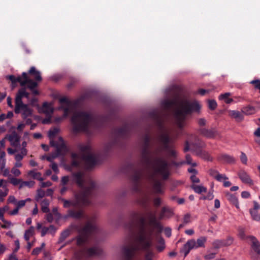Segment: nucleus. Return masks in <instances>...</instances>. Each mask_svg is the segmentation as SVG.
Returning a JSON list of instances; mask_svg holds the SVG:
<instances>
[{"label":"nucleus","mask_w":260,"mask_h":260,"mask_svg":"<svg viewBox=\"0 0 260 260\" xmlns=\"http://www.w3.org/2000/svg\"><path fill=\"white\" fill-rule=\"evenodd\" d=\"M84 214L83 210L81 209L77 210L75 209H69L68 211L67 216L76 219H80L84 217Z\"/></svg>","instance_id":"obj_19"},{"label":"nucleus","mask_w":260,"mask_h":260,"mask_svg":"<svg viewBox=\"0 0 260 260\" xmlns=\"http://www.w3.org/2000/svg\"><path fill=\"white\" fill-rule=\"evenodd\" d=\"M158 243L159 244V245L157 247V248L158 250L161 251L165 248L164 240L162 238H160L158 240Z\"/></svg>","instance_id":"obj_48"},{"label":"nucleus","mask_w":260,"mask_h":260,"mask_svg":"<svg viewBox=\"0 0 260 260\" xmlns=\"http://www.w3.org/2000/svg\"><path fill=\"white\" fill-rule=\"evenodd\" d=\"M138 216V213L136 212H133L131 214V221L130 222L126 225V228L130 232L132 233L134 227V220L137 218Z\"/></svg>","instance_id":"obj_30"},{"label":"nucleus","mask_w":260,"mask_h":260,"mask_svg":"<svg viewBox=\"0 0 260 260\" xmlns=\"http://www.w3.org/2000/svg\"><path fill=\"white\" fill-rule=\"evenodd\" d=\"M72 176L74 181L81 188L80 191H87V196L90 198L95 195L97 191V185L95 182L90 180L88 182L87 186H85L84 185V175L83 172L80 171L73 173Z\"/></svg>","instance_id":"obj_9"},{"label":"nucleus","mask_w":260,"mask_h":260,"mask_svg":"<svg viewBox=\"0 0 260 260\" xmlns=\"http://www.w3.org/2000/svg\"><path fill=\"white\" fill-rule=\"evenodd\" d=\"M88 191L86 190L79 191L75 194V200H68L62 198H59V200L63 203V207L69 208L71 207L77 208L83 205H88L90 204L91 198L87 197Z\"/></svg>","instance_id":"obj_10"},{"label":"nucleus","mask_w":260,"mask_h":260,"mask_svg":"<svg viewBox=\"0 0 260 260\" xmlns=\"http://www.w3.org/2000/svg\"><path fill=\"white\" fill-rule=\"evenodd\" d=\"M5 138H7L13 146H17L20 142V138L16 132H13L10 135H7Z\"/></svg>","instance_id":"obj_21"},{"label":"nucleus","mask_w":260,"mask_h":260,"mask_svg":"<svg viewBox=\"0 0 260 260\" xmlns=\"http://www.w3.org/2000/svg\"><path fill=\"white\" fill-rule=\"evenodd\" d=\"M72 161L71 168L80 169L82 168V161L85 162V169L90 170L92 169L98 163V158L92 154H82L80 155L77 153H71Z\"/></svg>","instance_id":"obj_8"},{"label":"nucleus","mask_w":260,"mask_h":260,"mask_svg":"<svg viewBox=\"0 0 260 260\" xmlns=\"http://www.w3.org/2000/svg\"><path fill=\"white\" fill-rule=\"evenodd\" d=\"M35 184V182L34 181H23L21 182L19 189H21L24 186H27L29 188L32 187Z\"/></svg>","instance_id":"obj_41"},{"label":"nucleus","mask_w":260,"mask_h":260,"mask_svg":"<svg viewBox=\"0 0 260 260\" xmlns=\"http://www.w3.org/2000/svg\"><path fill=\"white\" fill-rule=\"evenodd\" d=\"M194 239L188 240L187 242L184 245L182 248L180 250V252L183 253L184 257H186L189 253L190 251L193 249L194 246Z\"/></svg>","instance_id":"obj_22"},{"label":"nucleus","mask_w":260,"mask_h":260,"mask_svg":"<svg viewBox=\"0 0 260 260\" xmlns=\"http://www.w3.org/2000/svg\"><path fill=\"white\" fill-rule=\"evenodd\" d=\"M210 175L214 177V178H216V176L218 175L219 172L215 170L214 169H210L209 171Z\"/></svg>","instance_id":"obj_57"},{"label":"nucleus","mask_w":260,"mask_h":260,"mask_svg":"<svg viewBox=\"0 0 260 260\" xmlns=\"http://www.w3.org/2000/svg\"><path fill=\"white\" fill-rule=\"evenodd\" d=\"M73 228L78 232V235L72 239L75 240L76 245L80 248L75 253L78 260H82L84 258L99 256L103 254V250L98 245L90 247H85L90 237L98 235L100 230L93 222L88 221L84 226L74 225Z\"/></svg>","instance_id":"obj_2"},{"label":"nucleus","mask_w":260,"mask_h":260,"mask_svg":"<svg viewBox=\"0 0 260 260\" xmlns=\"http://www.w3.org/2000/svg\"><path fill=\"white\" fill-rule=\"evenodd\" d=\"M240 159L243 164H246L247 159V156L244 153H243V152L241 153Z\"/></svg>","instance_id":"obj_63"},{"label":"nucleus","mask_w":260,"mask_h":260,"mask_svg":"<svg viewBox=\"0 0 260 260\" xmlns=\"http://www.w3.org/2000/svg\"><path fill=\"white\" fill-rule=\"evenodd\" d=\"M51 169L55 173H57L59 172L57 165L55 162H52L51 166Z\"/></svg>","instance_id":"obj_64"},{"label":"nucleus","mask_w":260,"mask_h":260,"mask_svg":"<svg viewBox=\"0 0 260 260\" xmlns=\"http://www.w3.org/2000/svg\"><path fill=\"white\" fill-rule=\"evenodd\" d=\"M5 210H2L0 208V220H2L4 223L11 224V222L6 221L4 217V212Z\"/></svg>","instance_id":"obj_56"},{"label":"nucleus","mask_w":260,"mask_h":260,"mask_svg":"<svg viewBox=\"0 0 260 260\" xmlns=\"http://www.w3.org/2000/svg\"><path fill=\"white\" fill-rule=\"evenodd\" d=\"M238 176L241 180L245 183L252 184V180L250 179L248 174L244 171H241L238 173Z\"/></svg>","instance_id":"obj_26"},{"label":"nucleus","mask_w":260,"mask_h":260,"mask_svg":"<svg viewBox=\"0 0 260 260\" xmlns=\"http://www.w3.org/2000/svg\"><path fill=\"white\" fill-rule=\"evenodd\" d=\"M6 78L11 82V86L12 88H15L17 83H19L21 87L28 88L33 94H39V92L36 88L38 86V82L42 81V78L41 73L34 67L30 68L28 73L23 72L21 76L17 77L13 75H7Z\"/></svg>","instance_id":"obj_3"},{"label":"nucleus","mask_w":260,"mask_h":260,"mask_svg":"<svg viewBox=\"0 0 260 260\" xmlns=\"http://www.w3.org/2000/svg\"><path fill=\"white\" fill-rule=\"evenodd\" d=\"M218 181H222L223 180L228 179V178L224 174H218L215 178Z\"/></svg>","instance_id":"obj_55"},{"label":"nucleus","mask_w":260,"mask_h":260,"mask_svg":"<svg viewBox=\"0 0 260 260\" xmlns=\"http://www.w3.org/2000/svg\"><path fill=\"white\" fill-rule=\"evenodd\" d=\"M148 223L150 228L146 226V219L144 217L139 218L137 226L136 237L137 245L124 246L121 252L123 260H133L136 253L139 250L148 251L151 246V237L155 230L157 232L161 233L163 228L157 220L155 212L148 211L147 213Z\"/></svg>","instance_id":"obj_1"},{"label":"nucleus","mask_w":260,"mask_h":260,"mask_svg":"<svg viewBox=\"0 0 260 260\" xmlns=\"http://www.w3.org/2000/svg\"><path fill=\"white\" fill-rule=\"evenodd\" d=\"M242 112L246 115H252L255 113V108L251 106H246L242 109Z\"/></svg>","instance_id":"obj_33"},{"label":"nucleus","mask_w":260,"mask_h":260,"mask_svg":"<svg viewBox=\"0 0 260 260\" xmlns=\"http://www.w3.org/2000/svg\"><path fill=\"white\" fill-rule=\"evenodd\" d=\"M41 210L44 213H48L49 209L48 206L49 205V201L47 199H44L41 203Z\"/></svg>","instance_id":"obj_35"},{"label":"nucleus","mask_w":260,"mask_h":260,"mask_svg":"<svg viewBox=\"0 0 260 260\" xmlns=\"http://www.w3.org/2000/svg\"><path fill=\"white\" fill-rule=\"evenodd\" d=\"M209 108L212 110H214L217 107V103L215 100H210L208 101Z\"/></svg>","instance_id":"obj_50"},{"label":"nucleus","mask_w":260,"mask_h":260,"mask_svg":"<svg viewBox=\"0 0 260 260\" xmlns=\"http://www.w3.org/2000/svg\"><path fill=\"white\" fill-rule=\"evenodd\" d=\"M149 178L153 179V188L154 190V192L156 193H163L164 191L162 189V183L161 182L154 178V175H150Z\"/></svg>","instance_id":"obj_24"},{"label":"nucleus","mask_w":260,"mask_h":260,"mask_svg":"<svg viewBox=\"0 0 260 260\" xmlns=\"http://www.w3.org/2000/svg\"><path fill=\"white\" fill-rule=\"evenodd\" d=\"M92 119V115L90 113L83 111L75 112L71 119L73 125V132L74 134L87 132Z\"/></svg>","instance_id":"obj_4"},{"label":"nucleus","mask_w":260,"mask_h":260,"mask_svg":"<svg viewBox=\"0 0 260 260\" xmlns=\"http://www.w3.org/2000/svg\"><path fill=\"white\" fill-rule=\"evenodd\" d=\"M159 139L162 144L163 149H168L169 147L172 145V139L169 134H162L160 135Z\"/></svg>","instance_id":"obj_18"},{"label":"nucleus","mask_w":260,"mask_h":260,"mask_svg":"<svg viewBox=\"0 0 260 260\" xmlns=\"http://www.w3.org/2000/svg\"><path fill=\"white\" fill-rule=\"evenodd\" d=\"M250 84L254 85V87L255 89L259 90V92H260V80H259V79L253 80L250 82Z\"/></svg>","instance_id":"obj_49"},{"label":"nucleus","mask_w":260,"mask_h":260,"mask_svg":"<svg viewBox=\"0 0 260 260\" xmlns=\"http://www.w3.org/2000/svg\"><path fill=\"white\" fill-rule=\"evenodd\" d=\"M152 165L155 174L160 175L164 180H167L169 178V164L166 160L156 157Z\"/></svg>","instance_id":"obj_12"},{"label":"nucleus","mask_w":260,"mask_h":260,"mask_svg":"<svg viewBox=\"0 0 260 260\" xmlns=\"http://www.w3.org/2000/svg\"><path fill=\"white\" fill-rule=\"evenodd\" d=\"M151 137L149 134H145L143 137V141L141 147V157L143 161L147 164H151L150 159L151 151L150 148Z\"/></svg>","instance_id":"obj_13"},{"label":"nucleus","mask_w":260,"mask_h":260,"mask_svg":"<svg viewBox=\"0 0 260 260\" xmlns=\"http://www.w3.org/2000/svg\"><path fill=\"white\" fill-rule=\"evenodd\" d=\"M125 171L127 172H132L131 180L133 190L136 193H141L142 192L141 182L143 179L148 177L145 174L144 170L142 168H136L134 164L129 162L125 166Z\"/></svg>","instance_id":"obj_6"},{"label":"nucleus","mask_w":260,"mask_h":260,"mask_svg":"<svg viewBox=\"0 0 260 260\" xmlns=\"http://www.w3.org/2000/svg\"><path fill=\"white\" fill-rule=\"evenodd\" d=\"M251 242V247L253 250L258 255H260V243L257 239L253 236H250L247 237Z\"/></svg>","instance_id":"obj_23"},{"label":"nucleus","mask_w":260,"mask_h":260,"mask_svg":"<svg viewBox=\"0 0 260 260\" xmlns=\"http://www.w3.org/2000/svg\"><path fill=\"white\" fill-rule=\"evenodd\" d=\"M26 203V200H20L18 202H16V204L17 205V207L19 209L25 206Z\"/></svg>","instance_id":"obj_58"},{"label":"nucleus","mask_w":260,"mask_h":260,"mask_svg":"<svg viewBox=\"0 0 260 260\" xmlns=\"http://www.w3.org/2000/svg\"><path fill=\"white\" fill-rule=\"evenodd\" d=\"M59 103L61 104L59 109L63 110V117H66L68 116L71 112V101L67 97L63 96L59 99Z\"/></svg>","instance_id":"obj_16"},{"label":"nucleus","mask_w":260,"mask_h":260,"mask_svg":"<svg viewBox=\"0 0 260 260\" xmlns=\"http://www.w3.org/2000/svg\"><path fill=\"white\" fill-rule=\"evenodd\" d=\"M69 181V178L68 176H65L62 177L61 180V184L62 185H66Z\"/></svg>","instance_id":"obj_60"},{"label":"nucleus","mask_w":260,"mask_h":260,"mask_svg":"<svg viewBox=\"0 0 260 260\" xmlns=\"http://www.w3.org/2000/svg\"><path fill=\"white\" fill-rule=\"evenodd\" d=\"M223 243V246H228L231 245L233 242V238L231 237H229L227 238V239L222 240Z\"/></svg>","instance_id":"obj_51"},{"label":"nucleus","mask_w":260,"mask_h":260,"mask_svg":"<svg viewBox=\"0 0 260 260\" xmlns=\"http://www.w3.org/2000/svg\"><path fill=\"white\" fill-rule=\"evenodd\" d=\"M201 106L197 101H185L182 104V108L177 110L175 112V121L178 128L181 130L185 126L187 114H191L193 112H198Z\"/></svg>","instance_id":"obj_5"},{"label":"nucleus","mask_w":260,"mask_h":260,"mask_svg":"<svg viewBox=\"0 0 260 260\" xmlns=\"http://www.w3.org/2000/svg\"><path fill=\"white\" fill-rule=\"evenodd\" d=\"M71 234V230L67 229L63 231L60 234L58 240V243H60L63 242L66 238H67Z\"/></svg>","instance_id":"obj_37"},{"label":"nucleus","mask_w":260,"mask_h":260,"mask_svg":"<svg viewBox=\"0 0 260 260\" xmlns=\"http://www.w3.org/2000/svg\"><path fill=\"white\" fill-rule=\"evenodd\" d=\"M77 148L83 154H90L89 152L91 150V148L89 145H83L82 144H79L77 145Z\"/></svg>","instance_id":"obj_32"},{"label":"nucleus","mask_w":260,"mask_h":260,"mask_svg":"<svg viewBox=\"0 0 260 260\" xmlns=\"http://www.w3.org/2000/svg\"><path fill=\"white\" fill-rule=\"evenodd\" d=\"M151 115H152V117L157 120L159 125L161 126L162 125V121L160 116V115L158 113L154 112H152L151 113Z\"/></svg>","instance_id":"obj_45"},{"label":"nucleus","mask_w":260,"mask_h":260,"mask_svg":"<svg viewBox=\"0 0 260 260\" xmlns=\"http://www.w3.org/2000/svg\"><path fill=\"white\" fill-rule=\"evenodd\" d=\"M250 214L252 218L256 221H259L260 220V215L258 213V212L257 210H254L252 209H250L249 210Z\"/></svg>","instance_id":"obj_40"},{"label":"nucleus","mask_w":260,"mask_h":260,"mask_svg":"<svg viewBox=\"0 0 260 260\" xmlns=\"http://www.w3.org/2000/svg\"><path fill=\"white\" fill-rule=\"evenodd\" d=\"M68 148L66 145L62 137L58 138V143L56 147V151L55 153L58 156L63 155L68 152Z\"/></svg>","instance_id":"obj_17"},{"label":"nucleus","mask_w":260,"mask_h":260,"mask_svg":"<svg viewBox=\"0 0 260 260\" xmlns=\"http://www.w3.org/2000/svg\"><path fill=\"white\" fill-rule=\"evenodd\" d=\"M9 180L10 182L14 186H16L18 185H20L21 182H22V179H17L14 177L10 178H9Z\"/></svg>","instance_id":"obj_46"},{"label":"nucleus","mask_w":260,"mask_h":260,"mask_svg":"<svg viewBox=\"0 0 260 260\" xmlns=\"http://www.w3.org/2000/svg\"><path fill=\"white\" fill-rule=\"evenodd\" d=\"M218 160L222 162L228 164L234 163L235 159L232 156L226 154H222L218 156Z\"/></svg>","instance_id":"obj_28"},{"label":"nucleus","mask_w":260,"mask_h":260,"mask_svg":"<svg viewBox=\"0 0 260 260\" xmlns=\"http://www.w3.org/2000/svg\"><path fill=\"white\" fill-rule=\"evenodd\" d=\"M153 203L154 206L158 208L161 204V200L159 197L155 198L153 200Z\"/></svg>","instance_id":"obj_52"},{"label":"nucleus","mask_w":260,"mask_h":260,"mask_svg":"<svg viewBox=\"0 0 260 260\" xmlns=\"http://www.w3.org/2000/svg\"><path fill=\"white\" fill-rule=\"evenodd\" d=\"M113 133L115 138L112 142L109 143L106 145L105 150L107 152L111 151V150L117 144L118 140L125 139L129 137L130 135L129 126L128 124H124L121 127L114 129Z\"/></svg>","instance_id":"obj_11"},{"label":"nucleus","mask_w":260,"mask_h":260,"mask_svg":"<svg viewBox=\"0 0 260 260\" xmlns=\"http://www.w3.org/2000/svg\"><path fill=\"white\" fill-rule=\"evenodd\" d=\"M59 129L56 127L53 128L52 129H50L48 132V136L50 139H53L58 133Z\"/></svg>","instance_id":"obj_42"},{"label":"nucleus","mask_w":260,"mask_h":260,"mask_svg":"<svg viewBox=\"0 0 260 260\" xmlns=\"http://www.w3.org/2000/svg\"><path fill=\"white\" fill-rule=\"evenodd\" d=\"M11 172L16 176H19L21 174L20 171L15 168H13L12 169Z\"/></svg>","instance_id":"obj_61"},{"label":"nucleus","mask_w":260,"mask_h":260,"mask_svg":"<svg viewBox=\"0 0 260 260\" xmlns=\"http://www.w3.org/2000/svg\"><path fill=\"white\" fill-rule=\"evenodd\" d=\"M140 205L144 208L146 209L148 207V199L147 196L145 195L139 200Z\"/></svg>","instance_id":"obj_39"},{"label":"nucleus","mask_w":260,"mask_h":260,"mask_svg":"<svg viewBox=\"0 0 260 260\" xmlns=\"http://www.w3.org/2000/svg\"><path fill=\"white\" fill-rule=\"evenodd\" d=\"M45 195V191L41 189H39L37 190V194L36 197V200H39V199L43 198Z\"/></svg>","instance_id":"obj_54"},{"label":"nucleus","mask_w":260,"mask_h":260,"mask_svg":"<svg viewBox=\"0 0 260 260\" xmlns=\"http://www.w3.org/2000/svg\"><path fill=\"white\" fill-rule=\"evenodd\" d=\"M178 102V98L176 97L173 100L166 99L161 102V106L166 110H169L172 107L176 106Z\"/></svg>","instance_id":"obj_20"},{"label":"nucleus","mask_w":260,"mask_h":260,"mask_svg":"<svg viewBox=\"0 0 260 260\" xmlns=\"http://www.w3.org/2000/svg\"><path fill=\"white\" fill-rule=\"evenodd\" d=\"M29 96V93L26 91V87H22L16 95L14 112L16 114L21 113L23 119H26L32 114V110L28 105L24 104L22 101L23 98L28 99Z\"/></svg>","instance_id":"obj_7"},{"label":"nucleus","mask_w":260,"mask_h":260,"mask_svg":"<svg viewBox=\"0 0 260 260\" xmlns=\"http://www.w3.org/2000/svg\"><path fill=\"white\" fill-rule=\"evenodd\" d=\"M186 163L188 165H191L192 167L197 166V164L196 162H192V159L191 156L189 154H186L185 156Z\"/></svg>","instance_id":"obj_53"},{"label":"nucleus","mask_w":260,"mask_h":260,"mask_svg":"<svg viewBox=\"0 0 260 260\" xmlns=\"http://www.w3.org/2000/svg\"><path fill=\"white\" fill-rule=\"evenodd\" d=\"M230 117L234 118L237 122H241L243 120L244 116L242 113L237 110H231L229 112Z\"/></svg>","instance_id":"obj_27"},{"label":"nucleus","mask_w":260,"mask_h":260,"mask_svg":"<svg viewBox=\"0 0 260 260\" xmlns=\"http://www.w3.org/2000/svg\"><path fill=\"white\" fill-rule=\"evenodd\" d=\"M43 108L44 112L46 113H52L53 110L51 109L50 106L47 103H44L43 105Z\"/></svg>","instance_id":"obj_47"},{"label":"nucleus","mask_w":260,"mask_h":260,"mask_svg":"<svg viewBox=\"0 0 260 260\" xmlns=\"http://www.w3.org/2000/svg\"><path fill=\"white\" fill-rule=\"evenodd\" d=\"M223 243L222 240H215L212 243V245L215 249H219L221 247H223Z\"/></svg>","instance_id":"obj_43"},{"label":"nucleus","mask_w":260,"mask_h":260,"mask_svg":"<svg viewBox=\"0 0 260 260\" xmlns=\"http://www.w3.org/2000/svg\"><path fill=\"white\" fill-rule=\"evenodd\" d=\"M28 175L32 177L35 179H37L40 181L43 180L42 177V174L40 172H36L34 170L29 171L28 172Z\"/></svg>","instance_id":"obj_36"},{"label":"nucleus","mask_w":260,"mask_h":260,"mask_svg":"<svg viewBox=\"0 0 260 260\" xmlns=\"http://www.w3.org/2000/svg\"><path fill=\"white\" fill-rule=\"evenodd\" d=\"M35 233V228L31 226L25 232L24 238L26 241H28L30 237L32 236Z\"/></svg>","instance_id":"obj_34"},{"label":"nucleus","mask_w":260,"mask_h":260,"mask_svg":"<svg viewBox=\"0 0 260 260\" xmlns=\"http://www.w3.org/2000/svg\"><path fill=\"white\" fill-rule=\"evenodd\" d=\"M207 241V238L206 237H201L198 238L196 241L194 240V246H193V248H198L199 247H205V243Z\"/></svg>","instance_id":"obj_31"},{"label":"nucleus","mask_w":260,"mask_h":260,"mask_svg":"<svg viewBox=\"0 0 260 260\" xmlns=\"http://www.w3.org/2000/svg\"><path fill=\"white\" fill-rule=\"evenodd\" d=\"M173 214L172 210L168 207L162 208L159 216V219L161 220L164 218H170Z\"/></svg>","instance_id":"obj_25"},{"label":"nucleus","mask_w":260,"mask_h":260,"mask_svg":"<svg viewBox=\"0 0 260 260\" xmlns=\"http://www.w3.org/2000/svg\"><path fill=\"white\" fill-rule=\"evenodd\" d=\"M9 192V189L6 188L4 190L0 189V197H5L7 196Z\"/></svg>","instance_id":"obj_59"},{"label":"nucleus","mask_w":260,"mask_h":260,"mask_svg":"<svg viewBox=\"0 0 260 260\" xmlns=\"http://www.w3.org/2000/svg\"><path fill=\"white\" fill-rule=\"evenodd\" d=\"M41 248L36 247L34 248L31 252L32 255H37L41 252Z\"/></svg>","instance_id":"obj_62"},{"label":"nucleus","mask_w":260,"mask_h":260,"mask_svg":"<svg viewBox=\"0 0 260 260\" xmlns=\"http://www.w3.org/2000/svg\"><path fill=\"white\" fill-rule=\"evenodd\" d=\"M198 131L200 135L207 139H215L220 137V133L215 127L211 128L200 127Z\"/></svg>","instance_id":"obj_15"},{"label":"nucleus","mask_w":260,"mask_h":260,"mask_svg":"<svg viewBox=\"0 0 260 260\" xmlns=\"http://www.w3.org/2000/svg\"><path fill=\"white\" fill-rule=\"evenodd\" d=\"M163 150L167 151L170 156L173 157H175L176 156V152L173 149V145L169 146L168 149Z\"/></svg>","instance_id":"obj_44"},{"label":"nucleus","mask_w":260,"mask_h":260,"mask_svg":"<svg viewBox=\"0 0 260 260\" xmlns=\"http://www.w3.org/2000/svg\"><path fill=\"white\" fill-rule=\"evenodd\" d=\"M205 142L199 139L198 137H194V141L191 143H189L188 141L185 142V145L184 148L185 152L190 149L191 151L196 152V154L199 156H203L205 155V152L202 150V148L205 146Z\"/></svg>","instance_id":"obj_14"},{"label":"nucleus","mask_w":260,"mask_h":260,"mask_svg":"<svg viewBox=\"0 0 260 260\" xmlns=\"http://www.w3.org/2000/svg\"><path fill=\"white\" fill-rule=\"evenodd\" d=\"M226 197L228 201L232 204L233 205L235 206V207L237 208H239V205L238 202V200L237 197L234 194H231L230 192H228L226 193Z\"/></svg>","instance_id":"obj_29"},{"label":"nucleus","mask_w":260,"mask_h":260,"mask_svg":"<svg viewBox=\"0 0 260 260\" xmlns=\"http://www.w3.org/2000/svg\"><path fill=\"white\" fill-rule=\"evenodd\" d=\"M191 187L197 193L200 194L202 192H205L207 191V188L204 186L192 185Z\"/></svg>","instance_id":"obj_38"}]
</instances>
